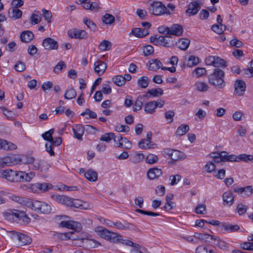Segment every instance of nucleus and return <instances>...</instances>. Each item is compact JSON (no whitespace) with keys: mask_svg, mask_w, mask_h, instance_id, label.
<instances>
[{"mask_svg":"<svg viewBox=\"0 0 253 253\" xmlns=\"http://www.w3.org/2000/svg\"><path fill=\"white\" fill-rule=\"evenodd\" d=\"M224 72L222 70L215 69L212 74L208 77V81L210 84L219 88H222L225 85L224 81Z\"/></svg>","mask_w":253,"mask_h":253,"instance_id":"obj_1","label":"nucleus"},{"mask_svg":"<svg viewBox=\"0 0 253 253\" xmlns=\"http://www.w3.org/2000/svg\"><path fill=\"white\" fill-rule=\"evenodd\" d=\"M164 156L167 159H170L171 163L176 161H182L186 157L185 154L176 149L169 148H164L162 151Z\"/></svg>","mask_w":253,"mask_h":253,"instance_id":"obj_2","label":"nucleus"},{"mask_svg":"<svg viewBox=\"0 0 253 253\" xmlns=\"http://www.w3.org/2000/svg\"><path fill=\"white\" fill-rule=\"evenodd\" d=\"M95 231L102 238L112 242L117 243V241L120 240L121 235L116 233L111 232L107 229L102 227H98L95 229Z\"/></svg>","mask_w":253,"mask_h":253,"instance_id":"obj_3","label":"nucleus"},{"mask_svg":"<svg viewBox=\"0 0 253 253\" xmlns=\"http://www.w3.org/2000/svg\"><path fill=\"white\" fill-rule=\"evenodd\" d=\"M148 9L150 13L156 16H160L164 14H170L165 5L158 1L151 3Z\"/></svg>","mask_w":253,"mask_h":253,"instance_id":"obj_4","label":"nucleus"},{"mask_svg":"<svg viewBox=\"0 0 253 253\" xmlns=\"http://www.w3.org/2000/svg\"><path fill=\"white\" fill-rule=\"evenodd\" d=\"M150 41L155 45H162L166 47H169L173 45V41L169 36H157L151 37Z\"/></svg>","mask_w":253,"mask_h":253,"instance_id":"obj_5","label":"nucleus"},{"mask_svg":"<svg viewBox=\"0 0 253 253\" xmlns=\"http://www.w3.org/2000/svg\"><path fill=\"white\" fill-rule=\"evenodd\" d=\"M22 159L19 156L11 155L0 158V166L1 167L10 166L17 165L22 162Z\"/></svg>","mask_w":253,"mask_h":253,"instance_id":"obj_6","label":"nucleus"},{"mask_svg":"<svg viewBox=\"0 0 253 253\" xmlns=\"http://www.w3.org/2000/svg\"><path fill=\"white\" fill-rule=\"evenodd\" d=\"M53 188V185L48 182L36 183L32 184L29 189L34 193H43Z\"/></svg>","mask_w":253,"mask_h":253,"instance_id":"obj_7","label":"nucleus"},{"mask_svg":"<svg viewBox=\"0 0 253 253\" xmlns=\"http://www.w3.org/2000/svg\"><path fill=\"white\" fill-rule=\"evenodd\" d=\"M35 176V173L31 171L27 173L23 171L15 170L14 182L30 181Z\"/></svg>","mask_w":253,"mask_h":253,"instance_id":"obj_8","label":"nucleus"},{"mask_svg":"<svg viewBox=\"0 0 253 253\" xmlns=\"http://www.w3.org/2000/svg\"><path fill=\"white\" fill-rule=\"evenodd\" d=\"M12 238L18 241L21 246L30 244L32 242V239L29 236L17 232L13 233Z\"/></svg>","mask_w":253,"mask_h":253,"instance_id":"obj_9","label":"nucleus"},{"mask_svg":"<svg viewBox=\"0 0 253 253\" xmlns=\"http://www.w3.org/2000/svg\"><path fill=\"white\" fill-rule=\"evenodd\" d=\"M68 35L71 38L78 39H85L87 37V34L84 30L78 29L69 30L68 31Z\"/></svg>","mask_w":253,"mask_h":253,"instance_id":"obj_10","label":"nucleus"},{"mask_svg":"<svg viewBox=\"0 0 253 253\" xmlns=\"http://www.w3.org/2000/svg\"><path fill=\"white\" fill-rule=\"evenodd\" d=\"M234 94L237 96H242L246 91V84L245 82L241 80H237L234 83Z\"/></svg>","mask_w":253,"mask_h":253,"instance_id":"obj_11","label":"nucleus"},{"mask_svg":"<svg viewBox=\"0 0 253 253\" xmlns=\"http://www.w3.org/2000/svg\"><path fill=\"white\" fill-rule=\"evenodd\" d=\"M42 45L45 49L54 50L57 49L58 44L57 41L50 38H46L43 40Z\"/></svg>","mask_w":253,"mask_h":253,"instance_id":"obj_12","label":"nucleus"},{"mask_svg":"<svg viewBox=\"0 0 253 253\" xmlns=\"http://www.w3.org/2000/svg\"><path fill=\"white\" fill-rule=\"evenodd\" d=\"M59 225L62 227L72 229L81 230L82 229L81 224L73 220L62 221L59 223Z\"/></svg>","mask_w":253,"mask_h":253,"instance_id":"obj_13","label":"nucleus"},{"mask_svg":"<svg viewBox=\"0 0 253 253\" xmlns=\"http://www.w3.org/2000/svg\"><path fill=\"white\" fill-rule=\"evenodd\" d=\"M94 72L98 75L101 76L105 72L107 66L106 64L101 60H97L94 63Z\"/></svg>","mask_w":253,"mask_h":253,"instance_id":"obj_14","label":"nucleus"},{"mask_svg":"<svg viewBox=\"0 0 253 253\" xmlns=\"http://www.w3.org/2000/svg\"><path fill=\"white\" fill-rule=\"evenodd\" d=\"M222 199L223 205L230 207L232 206L234 201V197L232 192L227 191L225 192L222 195Z\"/></svg>","mask_w":253,"mask_h":253,"instance_id":"obj_15","label":"nucleus"},{"mask_svg":"<svg viewBox=\"0 0 253 253\" xmlns=\"http://www.w3.org/2000/svg\"><path fill=\"white\" fill-rule=\"evenodd\" d=\"M200 8V4L197 1H193L189 4L186 13L189 16L194 15L198 13Z\"/></svg>","mask_w":253,"mask_h":253,"instance_id":"obj_16","label":"nucleus"},{"mask_svg":"<svg viewBox=\"0 0 253 253\" xmlns=\"http://www.w3.org/2000/svg\"><path fill=\"white\" fill-rule=\"evenodd\" d=\"M15 170L11 169H0V177L5 178L8 181L14 182Z\"/></svg>","mask_w":253,"mask_h":253,"instance_id":"obj_17","label":"nucleus"},{"mask_svg":"<svg viewBox=\"0 0 253 253\" xmlns=\"http://www.w3.org/2000/svg\"><path fill=\"white\" fill-rule=\"evenodd\" d=\"M73 207L83 210L90 209L92 207L91 204L78 199H73Z\"/></svg>","mask_w":253,"mask_h":253,"instance_id":"obj_18","label":"nucleus"},{"mask_svg":"<svg viewBox=\"0 0 253 253\" xmlns=\"http://www.w3.org/2000/svg\"><path fill=\"white\" fill-rule=\"evenodd\" d=\"M34 167L35 169L39 170L42 172H45L48 169L49 165L45 161L36 160L34 163Z\"/></svg>","mask_w":253,"mask_h":253,"instance_id":"obj_19","label":"nucleus"},{"mask_svg":"<svg viewBox=\"0 0 253 253\" xmlns=\"http://www.w3.org/2000/svg\"><path fill=\"white\" fill-rule=\"evenodd\" d=\"M221 227L222 230L228 233L236 232L240 229V227L238 225H233L226 222L221 223Z\"/></svg>","mask_w":253,"mask_h":253,"instance_id":"obj_20","label":"nucleus"},{"mask_svg":"<svg viewBox=\"0 0 253 253\" xmlns=\"http://www.w3.org/2000/svg\"><path fill=\"white\" fill-rule=\"evenodd\" d=\"M162 174V170L157 168L149 169L147 172V177L149 179L153 180Z\"/></svg>","mask_w":253,"mask_h":253,"instance_id":"obj_21","label":"nucleus"},{"mask_svg":"<svg viewBox=\"0 0 253 253\" xmlns=\"http://www.w3.org/2000/svg\"><path fill=\"white\" fill-rule=\"evenodd\" d=\"M147 96V95L145 94L138 96L133 107V110L134 112H137L142 109V105Z\"/></svg>","mask_w":253,"mask_h":253,"instance_id":"obj_22","label":"nucleus"},{"mask_svg":"<svg viewBox=\"0 0 253 253\" xmlns=\"http://www.w3.org/2000/svg\"><path fill=\"white\" fill-rule=\"evenodd\" d=\"M20 211L17 210L9 209L3 213V216L7 220H13L14 217L18 218Z\"/></svg>","mask_w":253,"mask_h":253,"instance_id":"obj_23","label":"nucleus"},{"mask_svg":"<svg viewBox=\"0 0 253 253\" xmlns=\"http://www.w3.org/2000/svg\"><path fill=\"white\" fill-rule=\"evenodd\" d=\"M149 70L157 71L162 67V63L157 59L150 60L147 64Z\"/></svg>","mask_w":253,"mask_h":253,"instance_id":"obj_24","label":"nucleus"},{"mask_svg":"<svg viewBox=\"0 0 253 253\" xmlns=\"http://www.w3.org/2000/svg\"><path fill=\"white\" fill-rule=\"evenodd\" d=\"M74 136L78 140H82V136L84 131V128L82 125H76L73 128Z\"/></svg>","mask_w":253,"mask_h":253,"instance_id":"obj_25","label":"nucleus"},{"mask_svg":"<svg viewBox=\"0 0 253 253\" xmlns=\"http://www.w3.org/2000/svg\"><path fill=\"white\" fill-rule=\"evenodd\" d=\"M16 148V145L13 143L4 139H0V148L5 150H13Z\"/></svg>","mask_w":253,"mask_h":253,"instance_id":"obj_26","label":"nucleus"},{"mask_svg":"<svg viewBox=\"0 0 253 253\" xmlns=\"http://www.w3.org/2000/svg\"><path fill=\"white\" fill-rule=\"evenodd\" d=\"M169 35L179 36L183 33V27L179 24H173L171 27H169Z\"/></svg>","mask_w":253,"mask_h":253,"instance_id":"obj_27","label":"nucleus"},{"mask_svg":"<svg viewBox=\"0 0 253 253\" xmlns=\"http://www.w3.org/2000/svg\"><path fill=\"white\" fill-rule=\"evenodd\" d=\"M115 227L117 228L119 230H130L133 229L134 228V226L128 222L126 221L122 223L120 221H116L115 222Z\"/></svg>","mask_w":253,"mask_h":253,"instance_id":"obj_28","label":"nucleus"},{"mask_svg":"<svg viewBox=\"0 0 253 253\" xmlns=\"http://www.w3.org/2000/svg\"><path fill=\"white\" fill-rule=\"evenodd\" d=\"M131 34L137 38H143L149 34L148 30L139 28H133L131 30Z\"/></svg>","mask_w":253,"mask_h":253,"instance_id":"obj_29","label":"nucleus"},{"mask_svg":"<svg viewBox=\"0 0 253 253\" xmlns=\"http://www.w3.org/2000/svg\"><path fill=\"white\" fill-rule=\"evenodd\" d=\"M211 157L213 159V162L214 163H219L221 162L225 161V155L224 152H216L212 153L211 155Z\"/></svg>","mask_w":253,"mask_h":253,"instance_id":"obj_30","label":"nucleus"},{"mask_svg":"<svg viewBox=\"0 0 253 253\" xmlns=\"http://www.w3.org/2000/svg\"><path fill=\"white\" fill-rule=\"evenodd\" d=\"M34 37L33 33L30 31L22 32L20 36L21 40L24 42H29L34 39Z\"/></svg>","mask_w":253,"mask_h":253,"instance_id":"obj_31","label":"nucleus"},{"mask_svg":"<svg viewBox=\"0 0 253 253\" xmlns=\"http://www.w3.org/2000/svg\"><path fill=\"white\" fill-rule=\"evenodd\" d=\"M8 14L10 18L17 19L21 17L22 12L17 7H13L9 10Z\"/></svg>","mask_w":253,"mask_h":253,"instance_id":"obj_32","label":"nucleus"},{"mask_svg":"<svg viewBox=\"0 0 253 253\" xmlns=\"http://www.w3.org/2000/svg\"><path fill=\"white\" fill-rule=\"evenodd\" d=\"M145 158V156L143 153L138 152H135L132 154L130 158V160L134 164H137L142 162Z\"/></svg>","mask_w":253,"mask_h":253,"instance_id":"obj_33","label":"nucleus"},{"mask_svg":"<svg viewBox=\"0 0 253 253\" xmlns=\"http://www.w3.org/2000/svg\"><path fill=\"white\" fill-rule=\"evenodd\" d=\"M85 177L90 181H95L97 179V173L92 169H88L84 173Z\"/></svg>","mask_w":253,"mask_h":253,"instance_id":"obj_34","label":"nucleus"},{"mask_svg":"<svg viewBox=\"0 0 253 253\" xmlns=\"http://www.w3.org/2000/svg\"><path fill=\"white\" fill-rule=\"evenodd\" d=\"M156 106L155 101H150L144 105V110L148 114H152L155 112Z\"/></svg>","mask_w":253,"mask_h":253,"instance_id":"obj_35","label":"nucleus"},{"mask_svg":"<svg viewBox=\"0 0 253 253\" xmlns=\"http://www.w3.org/2000/svg\"><path fill=\"white\" fill-rule=\"evenodd\" d=\"M190 41L188 39H181L177 42L178 47L183 50L187 49L189 45Z\"/></svg>","mask_w":253,"mask_h":253,"instance_id":"obj_36","label":"nucleus"},{"mask_svg":"<svg viewBox=\"0 0 253 253\" xmlns=\"http://www.w3.org/2000/svg\"><path fill=\"white\" fill-rule=\"evenodd\" d=\"M195 86L196 90L200 92H205L207 91L209 86L208 84L203 82H197L195 84Z\"/></svg>","mask_w":253,"mask_h":253,"instance_id":"obj_37","label":"nucleus"},{"mask_svg":"<svg viewBox=\"0 0 253 253\" xmlns=\"http://www.w3.org/2000/svg\"><path fill=\"white\" fill-rule=\"evenodd\" d=\"M189 130V127L188 125L182 124L177 128L175 134L177 135L182 136L187 133Z\"/></svg>","mask_w":253,"mask_h":253,"instance_id":"obj_38","label":"nucleus"},{"mask_svg":"<svg viewBox=\"0 0 253 253\" xmlns=\"http://www.w3.org/2000/svg\"><path fill=\"white\" fill-rule=\"evenodd\" d=\"M149 80L148 77L143 76L138 79L137 81V84L139 87L146 88L149 84Z\"/></svg>","mask_w":253,"mask_h":253,"instance_id":"obj_39","label":"nucleus"},{"mask_svg":"<svg viewBox=\"0 0 253 253\" xmlns=\"http://www.w3.org/2000/svg\"><path fill=\"white\" fill-rule=\"evenodd\" d=\"M84 23L86 25L87 28L93 32L96 31L97 28L96 24L90 19L84 17L83 19Z\"/></svg>","mask_w":253,"mask_h":253,"instance_id":"obj_40","label":"nucleus"},{"mask_svg":"<svg viewBox=\"0 0 253 253\" xmlns=\"http://www.w3.org/2000/svg\"><path fill=\"white\" fill-rule=\"evenodd\" d=\"M199 63V59L198 57L190 55L188 58L187 66L189 67H192L198 65Z\"/></svg>","mask_w":253,"mask_h":253,"instance_id":"obj_41","label":"nucleus"},{"mask_svg":"<svg viewBox=\"0 0 253 253\" xmlns=\"http://www.w3.org/2000/svg\"><path fill=\"white\" fill-rule=\"evenodd\" d=\"M152 145V142L149 139H143L138 144L139 148L143 149L151 148Z\"/></svg>","mask_w":253,"mask_h":253,"instance_id":"obj_42","label":"nucleus"},{"mask_svg":"<svg viewBox=\"0 0 253 253\" xmlns=\"http://www.w3.org/2000/svg\"><path fill=\"white\" fill-rule=\"evenodd\" d=\"M102 20L106 24H111L115 21V17L110 14H106L102 17Z\"/></svg>","mask_w":253,"mask_h":253,"instance_id":"obj_43","label":"nucleus"},{"mask_svg":"<svg viewBox=\"0 0 253 253\" xmlns=\"http://www.w3.org/2000/svg\"><path fill=\"white\" fill-rule=\"evenodd\" d=\"M54 132V129L51 128L49 129L48 131H47L43 133V134H42V136L44 140L48 141L49 142H50V141L52 140V135Z\"/></svg>","mask_w":253,"mask_h":253,"instance_id":"obj_44","label":"nucleus"},{"mask_svg":"<svg viewBox=\"0 0 253 253\" xmlns=\"http://www.w3.org/2000/svg\"><path fill=\"white\" fill-rule=\"evenodd\" d=\"M115 139V134L114 133L110 132V133H106L102 135L101 138H100V141H105L107 143L110 142L112 139Z\"/></svg>","mask_w":253,"mask_h":253,"instance_id":"obj_45","label":"nucleus"},{"mask_svg":"<svg viewBox=\"0 0 253 253\" xmlns=\"http://www.w3.org/2000/svg\"><path fill=\"white\" fill-rule=\"evenodd\" d=\"M212 30L218 34H221L226 29V26L223 24H214L212 26Z\"/></svg>","mask_w":253,"mask_h":253,"instance_id":"obj_46","label":"nucleus"},{"mask_svg":"<svg viewBox=\"0 0 253 253\" xmlns=\"http://www.w3.org/2000/svg\"><path fill=\"white\" fill-rule=\"evenodd\" d=\"M120 238H121L120 239L121 240L117 241V242H120L122 244H125L128 246L132 247L133 248H140V246L137 244L134 243L129 240L123 239V237L122 236Z\"/></svg>","mask_w":253,"mask_h":253,"instance_id":"obj_47","label":"nucleus"},{"mask_svg":"<svg viewBox=\"0 0 253 253\" xmlns=\"http://www.w3.org/2000/svg\"><path fill=\"white\" fill-rule=\"evenodd\" d=\"M51 211V206L47 203L42 202L39 212L47 214L50 213Z\"/></svg>","mask_w":253,"mask_h":253,"instance_id":"obj_48","label":"nucleus"},{"mask_svg":"<svg viewBox=\"0 0 253 253\" xmlns=\"http://www.w3.org/2000/svg\"><path fill=\"white\" fill-rule=\"evenodd\" d=\"M112 46L111 43L107 40H103L99 45V48L102 51L109 50Z\"/></svg>","mask_w":253,"mask_h":253,"instance_id":"obj_49","label":"nucleus"},{"mask_svg":"<svg viewBox=\"0 0 253 253\" xmlns=\"http://www.w3.org/2000/svg\"><path fill=\"white\" fill-rule=\"evenodd\" d=\"M158 157L157 155L153 154H149L146 158V162L148 164H153L158 161Z\"/></svg>","mask_w":253,"mask_h":253,"instance_id":"obj_50","label":"nucleus"},{"mask_svg":"<svg viewBox=\"0 0 253 253\" xmlns=\"http://www.w3.org/2000/svg\"><path fill=\"white\" fill-rule=\"evenodd\" d=\"M113 81L117 86H121L124 85V79L121 75H116L113 78Z\"/></svg>","mask_w":253,"mask_h":253,"instance_id":"obj_51","label":"nucleus"},{"mask_svg":"<svg viewBox=\"0 0 253 253\" xmlns=\"http://www.w3.org/2000/svg\"><path fill=\"white\" fill-rule=\"evenodd\" d=\"M238 159L239 161H243L245 162L251 161L253 162V156L246 154H242L238 155Z\"/></svg>","mask_w":253,"mask_h":253,"instance_id":"obj_52","label":"nucleus"},{"mask_svg":"<svg viewBox=\"0 0 253 253\" xmlns=\"http://www.w3.org/2000/svg\"><path fill=\"white\" fill-rule=\"evenodd\" d=\"M76 92L75 89L71 88L66 91L64 97L67 99H71L75 97Z\"/></svg>","mask_w":253,"mask_h":253,"instance_id":"obj_53","label":"nucleus"},{"mask_svg":"<svg viewBox=\"0 0 253 253\" xmlns=\"http://www.w3.org/2000/svg\"><path fill=\"white\" fill-rule=\"evenodd\" d=\"M147 92L153 97H157L163 94V90L161 88H158L150 89Z\"/></svg>","mask_w":253,"mask_h":253,"instance_id":"obj_54","label":"nucleus"},{"mask_svg":"<svg viewBox=\"0 0 253 253\" xmlns=\"http://www.w3.org/2000/svg\"><path fill=\"white\" fill-rule=\"evenodd\" d=\"M66 65L63 61H60L58 64L55 66L53 72L55 74H58L62 69L65 68Z\"/></svg>","mask_w":253,"mask_h":253,"instance_id":"obj_55","label":"nucleus"},{"mask_svg":"<svg viewBox=\"0 0 253 253\" xmlns=\"http://www.w3.org/2000/svg\"><path fill=\"white\" fill-rule=\"evenodd\" d=\"M196 253H215L212 250H209L206 247L200 246L197 248Z\"/></svg>","mask_w":253,"mask_h":253,"instance_id":"obj_56","label":"nucleus"},{"mask_svg":"<svg viewBox=\"0 0 253 253\" xmlns=\"http://www.w3.org/2000/svg\"><path fill=\"white\" fill-rule=\"evenodd\" d=\"M225 155V161L239 162L238 156L235 155H227L226 152H224Z\"/></svg>","mask_w":253,"mask_h":253,"instance_id":"obj_57","label":"nucleus"},{"mask_svg":"<svg viewBox=\"0 0 253 253\" xmlns=\"http://www.w3.org/2000/svg\"><path fill=\"white\" fill-rule=\"evenodd\" d=\"M215 64H214V67H226V62L225 60L222 58H220L219 57L215 56Z\"/></svg>","mask_w":253,"mask_h":253,"instance_id":"obj_58","label":"nucleus"},{"mask_svg":"<svg viewBox=\"0 0 253 253\" xmlns=\"http://www.w3.org/2000/svg\"><path fill=\"white\" fill-rule=\"evenodd\" d=\"M215 165L213 162H208L205 167L206 171L208 173H211L213 171L215 170Z\"/></svg>","mask_w":253,"mask_h":253,"instance_id":"obj_59","label":"nucleus"},{"mask_svg":"<svg viewBox=\"0 0 253 253\" xmlns=\"http://www.w3.org/2000/svg\"><path fill=\"white\" fill-rule=\"evenodd\" d=\"M42 12L43 16L45 20H46L48 23H50L51 22V20L52 18V14L51 12L45 9H42Z\"/></svg>","mask_w":253,"mask_h":253,"instance_id":"obj_60","label":"nucleus"},{"mask_svg":"<svg viewBox=\"0 0 253 253\" xmlns=\"http://www.w3.org/2000/svg\"><path fill=\"white\" fill-rule=\"evenodd\" d=\"M206 210V206L204 204H199L195 208V212L197 214H204Z\"/></svg>","mask_w":253,"mask_h":253,"instance_id":"obj_61","label":"nucleus"},{"mask_svg":"<svg viewBox=\"0 0 253 253\" xmlns=\"http://www.w3.org/2000/svg\"><path fill=\"white\" fill-rule=\"evenodd\" d=\"M154 52V48L151 45H146L143 47V53L145 56H148Z\"/></svg>","mask_w":253,"mask_h":253,"instance_id":"obj_62","label":"nucleus"},{"mask_svg":"<svg viewBox=\"0 0 253 253\" xmlns=\"http://www.w3.org/2000/svg\"><path fill=\"white\" fill-rule=\"evenodd\" d=\"M247 210V206L241 203L239 204L237 207V211L239 215L245 213Z\"/></svg>","mask_w":253,"mask_h":253,"instance_id":"obj_63","label":"nucleus"},{"mask_svg":"<svg viewBox=\"0 0 253 253\" xmlns=\"http://www.w3.org/2000/svg\"><path fill=\"white\" fill-rule=\"evenodd\" d=\"M158 30L160 34L169 35L170 29L169 27L162 25L158 28Z\"/></svg>","mask_w":253,"mask_h":253,"instance_id":"obj_64","label":"nucleus"}]
</instances>
